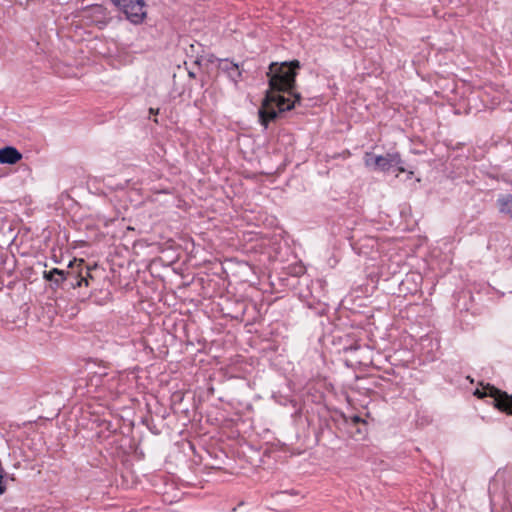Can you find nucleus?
Here are the masks:
<instances>
[{
	"label": "nucleus",
	"instance_id": "obj_14",
	"mask_svg": "<svg viewBox=\"0 0 512 512\" xmlns=\"http://www.w3.org/2000/svg\"><path fill=\"white\" fill-rule=\"evenodd\" d=\"M110 299V293L109 292H106L105 293V296L103 298L104 302L108 301Z\"/></svg>",
	"mask_w": 512,
	"mask_h": 512
},
{
	"label": "nucleus",
	"instance_id": "obj_3",
	"mask_svg": "<svg viewBox=\"0 0 512 512\" xmlns=\"http://www.w3.org/2000/svg\"><path fill=\"white\" fill-rule=\"evenodd\" d=\"M111 2L135 25L141 24L146 18V4L144 0H111Z\"/></svg>",
	"mask_w": 512,
	"mask_h": 512
},
{
	"label": "nucleus",
	"instance_id": "obj_8",
	"mask_svg": "<svg viewBox=\"0 0 512 512\" xmlns=\"http://www.w3.org/2000/svg\"><path fill=\"white\" fill-rule=\"evenodd\" d=\"M22 159V154L12 146H6L0 149V163L15 164Z\"/></svg>",
	"mask_w": 512,
	"mask_h": 512
},
{
	"label": "nucleus",
	"instance_id": "obj_12",
	"mask_svg": "<svg viewBox=\"0 0 512 512\" xmlns=\"http://www.w3.org/2000/svg\"><path fill=\"white\" fill-rule=\"evenodd\" d=\"M349 420H350V422H351L353 425H358L359 423H363V424H365V423H366V421H365V420H363V419H362L360 416H358V415H352V416H350V417H349Z\"/></svg>",
	"mask_w": 512,
	"mask_h": 512
},
{
	"label": "nucleus",
	"instance_id": "obj_1",
	"mask_svg": "<svg viewBox=\"0 0 512 512\" xmlns=\"http://www.w3.org/2000/svg\"><path fill=\"white\" fill-rule=\"evenodd\" d=\"M300 62H272L266 73L269 89L265 93L258 111L259 121L264 128L274 121L279 113L289 111L301 101V95L294 91Z\"/></svg>",
	"mask_w": 512,
	"mask_h": 512
},
{
	"label": "nucleus",
	"instance_id": "obj_7",
	"mask_svg": "<svg viewBox=\"0 0 512 512\" xmlns=\"http://www.w3.org/2000/svg\"><path fill=\"white\" fill-rule=\"evenodd\" d=\"M218 67L221 71L226 73L235 84L242 80V70L238 64L228 59H222L219 61Z\"/></svg>",
	"mask_w": 512,
	"mask_h": 512
},
{
	"label": "nucleus",
	"instance_id": "obj_10",
	"mask_svg": "<svg viewBox=\"0 0 512 512\" xmlns=\"http://www.w3.org/2000/svg\"><path fill=\"white\" fill-rule=\"evenodd\" d=\"M378 155H375L371 152H366L364 155V164L366 167H371L375 170V159Z\"/></svg>",
	"mask_w": 512,
	"mask_h": 512
},
{
	"label": "nucleus",
	"instance_id": "obj_11",
	"mask_svg": "<svg viewBox=\"0 0 512 512\" xmlns=\"http://www.w3.org/2000/svg\"><path fill=\"white\" fill-rule=\"evenodd\" d=\"M87 274L88 276H84V278L86 279V281H83V285L88 287L91 283V281L94 280L92 274H91V268L87 265Z\"/></svg>",
	"mask_w": 512,
	"mask_h": 512
},
{
	"label": "nucleus",
	"instance_id": "obj_6",
	"mask_svg": "<svg viewBox=\"0 0 512 512\" xmlns=\"http://www.w3.org/2000/svg\"><path fill=\"white\" fill-rule=\"evenodd\" d=\"M43 278L50 283L52 289H62L66 291L65 277L62 269L53 268L49 271H44Z\"/></svg>",
	"mask_w": 512,
	"mask_h": 512
},
{
	"label": "nucleus",
	"instance_id": "obj_13",
	"mask_svg": "<svg viewBox=\"0 0 512 512\" xmlns=\"http://www.w3.org/2000/svg\"><path fill=\"white\" fill-rule=\"evenodd\" d=\"M149 113H150V114L157 115V114L159 113V109L150 108V109H149Z\"/></svg>",
	"mask_w": 512,
	"mask_h": 512
},
{
	"label": "nucleus",
	"instance_id": "obj_9",
	"mask_svg": "<svg viewBox=\"0 0 512 512\" xmlns=\"http://www.w3.org/2000/svg\"><path fill=\"white\" fill-rule=\"evenodd\" d=\"M500 213L512 216V194H504L497 199Z\"/></svg>",
	"mask_w": 512,
	"mask_h": 512
},
{
	"label": "nucleus",
	"instance_id": "obj_15",
	"mask_svg": "<svg viewBox=\"0 0 512 512\" xmlns=\"http://www.w3.org/2000/svg\"><path fill=\"white\" fill-rule=\"evenodd\" d=\"M95 9H96L97 11H99V12H102V7H101V6H97Z\"/></svg>",
	"mask_w": 512,
	"mask_h": 512
},
{
	"label": "nucleus",
	"instance_id": "obj_5",
	"mask_svg": "<svg viewBox=\"0 0 512 512\" xmlns=\"http://www.w3.org/2000/svg\"><path fill=\"white\" fill-rule=\"evenodd\" d=\"M392 167H397L399 173H404L406 171L403 167L401 155L398 152H389L385 155H379L375 159V170L387 172Z\"/></svg>",
	"mask_w": 512,
	"mask_h": 512
},
{
	"label": "nucleus",
	"instance_id": "obj_4",
	"mask_svg": "<svg viewBox=\"0 0 512 512\" xmlns=\"http://www.w3.org/2000/svg\"><path fill=\"white\" fill-rule=\"evenodd\" d=\"M474 394L479 398L491 397L494 400V405L497 409L512 415V395L501 391L494 386L487 384L482 390L476 389Z\"/></svg>",
	"mask_w": 512,
	"mask_h": 512
},
{
	"label": "nucleus",
	"instance_id": "obj_2",
	"mask_svg": "<svg viewBox=\"0 0 512 512\" xmlns=\"http://www.w3.org/2000/svg\"><path fill=\"white\" fill-rule=\"evenodd\" d=\"M62 270L65 277L66 291L82 287L83 281H86L84 276H88L87 264L83 259H74L66 269Z\"/></svg>",
	"mask_w": 512,
	"mask_h": 512
}]
</instances>
